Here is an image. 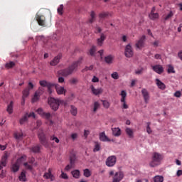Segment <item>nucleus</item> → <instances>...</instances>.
<instances>
[{
	"label": "nucleus",
	"instance_id": "obj_1",
	"mask_svg": "<svg viewBox=\"0 0 182 182\" xmlns=\"http://www.w3.org/2000/svg\"><path fill=\"white\" fill-rule=\"evenodd\" d=\"M163 159H164L163 154L159 152H154L152 154L151 161L149 163L150 167H156V166H160V164H161V161H163Z\"/></svg>",
	"mask_w": 182,
	"mask_h": 182
},
{
	"label": "nucleus",
	"instance_id": "obj_2",
	"mask_svg": "<svg viewBox=\"0 0 182 182\" xmlns=\"http://www.w3.org/2000/svg\"><path fill=\"white\" fill-rule=\"evenodd\" d=\"M60 103H62V100L59 99H55L54 97L48 98V105H50V107L52 110H54V112H56L58 109H59Z\"/></svg>",
	"mask_w": 182,
	"mask_h": 182
},
{
	"label": "nucleus",
	"instance_id": "obj_3",
	"mask_svg": "<svg viewBox=\"0 0 182 182\" xmlns=\"http://www.w3.org/2000/svg\"><path fill=\"white\" fill-rule=\"evenodd\" d=\"M38 137L39 139L40 143L43 146H48V140L46 139V134H45V132H43V129H40L38 132Z\"/></svg>",
	"mask_w": 182,
	"mask_h": 182
},
{
	"label": "nucleus",
	"instance_id": "obj_4",
	"mask_svg": "<svg viewBox=\"0 0 182 182\" xmlns=\"http://www.w3.org/2000/svg\"><path fill=\"white\" fill-rule=\"evenodd\" d=\"M82 60H83L82 58H80L77 61H74L69 67L70 72L73 73V72H76L77 70V68L82 65Z\"/></svg>",
	"mask_w": 182,
	"mask_h": 182
},
{
	"label": "nucleus",
	"instance_id": "obj_5",
	"mask_svg": "<svg viewBox=\"0 0 182 182\" xmlns=\"http://www.w3.org/2000/svg\"><path fill=\"white\" fill-rule=\"evenodd\" d=\"M117 161V158L116 156L112 155L106 159L105 164L107 167H114Z\"/></svg>",
	"mask_w": 182,
	"mask_h": 182
},
{
	"label": "nucleus",
	"instance_id": "obj_6",
	"mask_svg": "<svg viewBox=\"0 0 182 182\" xmlns=\"http://www.w3.org/2000/svg\"><path fill=\"white\" fill-rule=\"evenodd\" d=\"M29 117H33V119H35V112H31L30 114H28V112L25 113L24 115L19 120L20 124H25V123L28 122V119H29Z\"/></svg>",
	"mask_w": 182,
	"mask_h": 182
},
{
	"label": "nucleus",
	"instance_id": "obj_7",
	"mask_svg": "<svg viewBox=\"0 0 182 182\" xmlns=\"http://www.w3.org/2000/svg\"><path fill=\"white\" fill-rule=\"evenodd\" d=\"M124 55L126 58H132L133 55H134V52L133 51V47H132L131 44H128L126 46L124 49Z\"/></svg>",
	"mask_w": 182,
	"mask_h": 182
},
{
	"label": "nucleus",
	"instance_id": "obj_8",
	"mask_svg": "<svg viewBox=\"0 0 182 182\" xmlns=\"http://www.w3.org/2000/svg\"><path fill=\"white\" fill-rule=\"evenodd\" d=\"M37 113L40 114L41 117H43V119H46V120H50V118L52 117L51 113L43 112V109H42V108H38L37 109Z\"/></svg>",
	"mask_w": 182,
	"mask_h": 182
},
{
	"label": "nucleus",
	"instance_id": "obj_9",
	"mask_svg": "<svg viewBox=\"0 0 182 182\" xmlns=\"http://www.w3.org/2000/svg\"><path fill=\"white\" fill-rule=\"evenodd\" d=\"M76 160V156L74 154L70 156V164L67 165L65 168V171H69L70 168H73V166H75V161Z\"/></svg>",
	"mask_w": 182,
	"mask_h": 182
},
{
	"label": "nucleus",
	"instance_id": "obj_10",
	"mask_svg": "<svg viewBox=\"0 0 182 182\" xmlns=\"http://www.w3.org/2000/svg\"><path fill=\"white\" fill-rule=\"evenodd\" d=\"M144 42H146V36H142L136 43V48H137V49H143V48H144Z\"/></svg>",
	"mask_w": 182,
	"mask_h": 182
},
{
	"label": "nucleus",
	"instance_id": "obj_11",
	"mask_svg": "<svg viewBox=\"0 0 182 182\" xmlns=\"http://www.w3.org/2000/svg\"><path fill=\"white\" fill-rule=\"evenodd\" d=\"M124 177V173H123L122 171H119L115 173L112 182H120L122 180H123V178Z\"/></svg>",
	"mask_w": 182,
	"mask_h": 182
},
{
	"label": "nucleus",
	"instance_id": "obj_12",
	"mask_svg": "<svg viewBox=\"0 0 182 182\" xmlns=\"http://www.w3.org/2000/svg\"><path fill=\"white\" fill-rule=\"evenodd\" d=\"M36 19L38 25H40V26H45V23H46L45 16L37 14L36 16Z\"/></svg>",
	"mask_w": 182,
	"mask_h": 182
},
{
	"label": "nucleus",
	"instance_id": "obj_13",
	"mask_svg": "<svg viewBox=\"0 0 182 182\" xmlns=\"http://www.w3.org/2000/svg\"><path fill=\"white\" fill-rule=\"evenodd\" d=\"M152 69L154 72H156V73H158V75H161V73L164 72V68L161 65H153Z\"/></svg>",
	"mask_w": 182,
	"mask_h": 182
},
{
	"label": "nucleus",
	"instance_id": "obj_14",
	"mask_svg": "<svg viewBox=\"0 0 182 182\" xmlns=\"http://www.w3.org/2000/svg\"><path fill=\"white\" fill-rule=\"evenodd\" d=\"M25 159V156H21L20 159H17V161L12 165V170L14 173H16L19 170V163L22 161V159Z\"/></svg>",
	"mask_w": 182,
	"mask_h": 182
},
{
	"label": "nucleus",
	"instance_id": "obj_15",
	"mask_svg": "<svg viewBox=\"0 0 182 182\" xmlns=\"http://www.w3.org/2000/svg\"><path fill=\"white\" fill-rule=\"evenodd\" d=\"M141 94L144 97V102L146 104L149 103V100H150V94L149 93V91L143 88L141 90Z\"/></svg>",
	"mask_w": 182,
	"mask_h": 182
},
{
	"label": "nucleus",
	"instance_id": "obj_16",
	"mask_svg": "<svg viewBox=\"0 0 182 182\" xmlns=\"http://www.w3.org/2000/svg\"><path fill=\"white\" fill-rule=\"evenodd\" d=\"M42 93H43V90H42V88L39 87L38 90L35 92L34 97L32 99L33 103H35V102H38V100H39V97Z\"/></svg>",
	"mask_w": 182,
	"mask_h": 182
},
{
	"label": "nucleus",
	"instance_id": "obj_17",
	"mask_svg": "<svg viewBox=\"0 0 182 182\" xmlns=\"http://www.w3.org/2000/svg\"><path fill=\"white\" fill-rule=\"evenodd\" d=\"M60 59H62V55L60 53L50 61V66H56V65L59 63Z\"/></svg>",
	"mask_w": 182,
	"mask_h": 182
},
{
	"label": "nucleus",
	"instance_id": "obj_18",
	"mask_svg": "<svg viewBox=\"0 0 182 182\" xmlns=\"http://www.w3.org/2000/svg\"><path fill=\"white\" fill-rule=\"evenodd\" d=\"M90 89L92 90V93H93V95L95 96H97V95H102V93H103V88L102 87L96 89L95 88V86L91 85Z\"/></svg>",
	"mask_w": 182,
	"mask_h": 182
},
{
	"label": "nucleus",
	"instance_id": "obj_19",
	"mask_svg": "<svg viewBox=\"0 0 182 182\" xmlns=\"http://www.w3.org/2000/svg\"><path fill=\"white\" fill-rule=\"evenodd\" d=\"M72 73H73L70 71L69 68L59 71V75H61V76H64L65 77L72 75Z\"/></svg>",
	"mask_w": 182,
	"mask_h": 182
},
{
	"label": "nucleus",
	"instance_id": "obj_20",
	"mask_svg": "<svg viewBox=\"0 0 182 182\" xmlns=\"http://www.w3.org/2000/svg\"><path fill=\"white\" fill-rule=\"evenodd\" d=\"M106 41V35L103 33L100 34V37L97 39V43L98 46H103V42Z\"/></svg>",
	"mask_w": 182,
	"mask_h": 182
},
{
	"label": "nucleus",
	"instance_id": "obj_21",
	"mask_svg": "<svg viewBox=\"0 0 182 182\" xmlns=\"http://www.w3.org/2000/svg\"><path fill=\"white\" fill-rule=\"evenodd\" d=\"M112 136L119 137L122 135V130L119 127L112 128Z\"/></svg>",
	"mask_w": 182,
	"mask_h": 182
},
{
	"label": "nucleus",
	"instance_id": "obj_22",
	"mask_svg": "<svg viewBox=\"0 0 182 182\" xmlns=\"http://www.w3.org/2000/svg\"><path fill=\"white\" fill-rule=\"evenodd\" d=\"M39 84L43 87H53V86H55V84L47 82L46 80H41Z\"/></svg>",
	"mask_w": 182,
	"mask_h": 182
},
{
	"label": "nucleus",
	"instance_id": "obj_23",
	"mask_svg": "<svg viewBox=\"0 0 182 182\" xmlns=\"http://www.w3.org/2000/svg\"><path fill=\"white\" fill-rule=\"evenodd\" d=\"M55 87L56 92L58 95H63L64 93H66V90H65V87L59 85H54Z\"/></svg>",
	"mask_w": 182,
	"mask_h": 182
},
{
	"label": "nucleus",
	"instance_id": "obj_24",
	"mask_svg": "<svg viewBox=\"0 0 182 182\" xmlns=\"http://www.w3.org/2000/svg\"><path fill=\"white\" fill-rule=\"evenodd\" d=\"M7 160H8V155L5 154L1 157V161L0 163V170H2V166L3 167H5L6 166Z\"/></svg>",
	"mask_w": 182,
	"mask_h": 182
},
{
	"label": "nucleus",
	"instance_id": "obj_25",
	"mask_svg": "<svg viewBox=\"0 0 182 182\" xmlns=\"http://www.w3.org/2000/svg\"><path fill=\"white\" fill-rule=\"evenodd\" d=\"M100 140L101 141H111L110 139L106 136V134L105 132H102L100 134Z\"/></svg>",
	"mask_w": 182,
	"mask_h": 182
},
{
	"label": "nucleus",
	"instance_id": "obj_26",
	"mask_svg": "<svg viewBox=\"0 0 182 182\" xmlns=\"http://www.w3.org/2000/svg\"><path fill=\"white\" fill-rule=\"evenodd\" d=\"M92 107L93 113H96V112H97V110H99V109H100V103H99V102L96 101L94 102Z\"/></svg>",
	"mask_w": 182,
	"mask_h": 182
},
{
	"label": "nucleus",
	"instance_id": "obj_27",
	"mask_svg": "<svg viewBox=\"0 0 182 182\" xmlns=\"http://www.w3.org/2000/svg\"><path fill=\"white\" fill-rule=\"evenodd\" d=\"M96 21V14L95 11H91L90 18L87 21V23H93V22Z\"/></svg>",
	"mask_w": 182,
	"mask_h": 182
},
{
	"label": "nucleus",
	"instance_id": "obj_28",
	"mask_svg": "<svg viewBox=\"0 0 182 182\" xmlns=\"http://www.w3.org/2000/svg\"><path fill=\"white\" fill-rule=\"evenodd\" d=\"M43 177L47 180H48V178H50V180L52 181V178L53 177V175H52V169L48 168V172L45 173Z\"/></svg>",
	"mask_w": 182,
	"mask_h": 182
},
{
	"label": "nucleus",
	"instance_id": "obj_29",
	"mask_svg": "<svg viewBox=\"0 0 182 182\" xmlns=\"http://www.w3.org/2000/svg\"><path fill=\"white\" fill-rule=\"evenodd\" d=\"M156 85L159 89H161V90H164L166 89V85L163 83L159 79H156Z\"/></svg>",
	"mask_w": 182,
	"mask_h": 182
},
{
	"label": "nucleus",
	"instance_id": "obj_30",
	"mask_svg": "<svg viewBox=\"0 0 182 182\" xmlns=\"http://www.w3.org/2000/svg\"><path fill=\"white\" fill-rule=\"evenodd\" d=\"M71 174L74 178H80V171L75 169L71 172Z\"/></svg>",
	"mask_w": 182,
	"mask_h": 182
},
{
	"label": "nucleus",
	"instance_id": "obj_31",
	"mask_svg": "<svg viewBox=\"0 0 182 182\" xmlns=\"http://www.w3.org/2000/svg\"><path fill=\"white\" fill-rule=\"evenodd\" d=\"M14 137L18 141L22 140V139H23V133H22V132H16L14 134Z\"/></svg>",
	"mask_w": 182,
	"mask_h": 182
},
{
	"label": "nucleus",
	"instance_id": "obj_32",
	"mask_svg": "<svg viewBox=\"0 0 182 182\" xmlns=\"http://www.w3.org/2000/svg\"><path fill=\"white\" fill-rule=\"evenodd\" d=\"M7 112L9 114H12L14 112V102L11 101L10 104L7 106Z\"/></svg>",
	"mask_w": 182,
	"mask_h": 182
},
{
	"label": "nucleus",
	"instance_id": "obj_33",
	"mask_svg": "<svg viewBox=\"0 0 182 182\" xmlns=\"http://www.w3.org/2000/svg\"><path fill=\"white\" fill-rule=\"evenodd\" d=\"M154 9V8L153 9V10ZM153 10L151 11V14L149 15V17L152 21H154V19H158L159 18V14L157 13L153 12Z\"/></svg>",
	"mask_w": 182,
	"mask_h": 182
},
{
	"label": "nucleus",
	"instance_id": "obj_34",
	"mask_svg": "<svg viewBox=\"0 0 182 182\" xmlns=\"http://www.w3.org/2000/svg\"><path fill=\"white\" fill-rule=\"evenodd\" d=\"M113 59L114 57L112 55H107L105 58V60L106 63H108V65L113 63Z\"/></svg>",
	"mask_w": 182,
	"mask_h": 182
},
{
	"label": "nucleus",
	"instance_id": "obj_35",
	"mask_svg": "<svg viewBox=\"0 0 182 182\" xmlns=\"http://www.w3.org/2000/svg\"><path fill=\"white\" fill-rule=\"evenodd\" d=\"M20 181H26V173L25 171H23L20 176H18Z\"/></svg>",
	"mask_w": 182,
	"mask_h": 182
},
{
	"label": "nucleus",
	"instance_id": "obj_36",
	"mask_svg": "<svg viewBox=\"0 0 182 182\" xmlns=\"http://www.w3.org/2000/svg\"><path fill=\"white\" fill-rule=\"evenodd\" d=\"M164 181V177L163 176H156L154 177V182H163Z\"/></svg>",
	"mask_w": 182,
	"mask_h": 182
},
{
	"label": "nucleus",
	"instance_id": "obj_37",
	"mask_svg": "<svg viewBox=\"0 0 182 182\" xmlns=\"http://www.w3.org/2000/svg\"><path fill=\"white\" fill-rule=\"evenodd\" d=\"M125 132L130 139H133V129L131 128H127Z\"/></svg>",
	"mask_w": 182,
	"mask_h": 182
},
{
	"label": "nucleus",
	"instance_id": "obj_38",
	"mask_svg": "<svg viewBox=\"0 0 182 182\" xmlns=\"http://www.w3.org/2000/svg\"><path fill=\"white\" fill-rule=\"evenodd\" d=\"M29 96V89L26 88L23 91V102H25V99L26 97Z\"/></svg>",
	"mask_w": 182,
	"mask_h": 182
},
{
	"label": "nucleus",
	"instance_id": "obj_39",
	"mask_svg": "<svg viewBox=\"0 0 182 182\" xmlns=\"http://www.w3.org/2000/svg\"><path fill=\"white\" fill-rule=\"evenodd\" d=\"M71 109H70V113L73 114V116H76L77 114V108L76 107L71 105L70 106Z\"/></svg>",
	"mask_w": 182,
	"mask_h": 182
},
{
	"label": "nucleus",
	"instance_id": "obj_40",
	"mask_svg": "<svg viewBox=\"0 0 182 182\" xmlns=\"http://www.w3.org/2000/svg\"><path fill=\"white\" fill-rule=\"evenodd\" d=\"M31 151H33V153H39L41 151V146L39 145L34 146L31 149Z\"/></svg>",
	"mask_w": 182,
	"mask_h": 182
},
{
	"label": "nucleus",
	"instance_id": "obj_41",
	"mask_svg": "<svg viewBox=\"0 0 182 182\" xmlns=\"http://www.w3.org/2000/svg\"><path fill=\"white\" fill-rule=\"evenodd\" d=\"M120 96L122 97L121 98V102H124V100H126V97H127V92H126V91H124V90H122L121 92Z\"/></svg>",
	"mask_w": 182,
	"mask_h": 182
},
{
	"label": "nucleus",
	"instance_id": "obj_42",
	"mask_svg": "<svg viewBox=\"0 0 182 182\" xmlns=\"http://www.w3.org/2000/svg\"><path fill=\"white\" fill-rule=\"evenodd\" d=\"M109 16V12H102L99 14L100 19H106Z\"/></svg>",
	"mask_w": 182,
	"mask_h": 182
},
{
	"label": "nucleus",
	"instance_id": "obj_43",
	"mask_svg": "<svg viewBox=\"0 0 182 182\" xmlns=\"http://www.w3.org/2000/svg\"><path fill=\"white\" fill-rule=\"evenodd\" d=\"M101 149L100 144L98 142H95V147L93 149L94 153H96L97 151H100Z\"/></svg>",
	"mask_w": 182,
	"mask_h": 182
},
{
	"label": "nucleus",
	"instance_id": "obj_44",
	"mask_svg": "<svg viewBox=\"0 0 182 182\" xmlns=\"http://www.w3.org/2000/svg\"><path fill=\"white\" fill-rule=\"evenodd\" d=\"M70 83H71V85H77V83H79V79L73 77L70 80Z\"/></svg>",
	"mask_w": 182,
	"mask_h": 182
},
{
	"label": "nucleus",
	"instance_id": "obj_45",
	"mask_svg": "<svg viewBox=\"0 0 182 182\" xmlns=\"http://www.w3.org/2000/svg\"><path fill=\"white\" fill-rule=\"evenodd\" d=\"M84 176L85 177H90V176H92V173L88 168L84 170Z\"/></svg>",
	"mask_w": 182,
	"mask_h": 182
},
{
	"label": "nucleus",
	"instance_id": "obj_46",
	"mask_svg": "<svg viewBox=\"0 0 182 182\" xmlns=\"http://www.w3.org/2000/svg\"><path fill=\"white\" fill-rule=\"evenodd\" d=\"M168 68V73H176V71L174 70V67H173V65H169Z\"/></svg>",
	"mask_w": 182,
	"mask_h": 182
},
{
	"label": "nucleus",
	"instance_id": "obj_47",
	"mask_svg": "<svg viewBox=\"0 0 182 182\" xmlns=\"http://www.w3.org/2000/svg\"><path fill=\"white\" fill-rule=\"evenodd\" d=\"M14 66H15V63H14L13 61H11L10 63H7L6 64V68H7V69H11V68H14Z\"/></svg>",
	"mask_w": 182,
	"mask_h": 182
},
{
	"label": "nucleus",
	"instance_id": "obj_48",
	"mask_svg": "<svg viewBox=\"0 0 182 182\" xmlns=\"http://www.w3.org/2000/svg\"><path fill=\"white\" fill-rule=\"evenodd\" d=\"M102 105L105 109L110 107V103L106 100L102 101Z\"/></svg>",
	"mask_w": 182,
	"mask_h": 182
},
{
	"label": "nucleus",
	"instance_id": "obj_49",
	"mask_svg": "<svg viewBox=\"0 0 182 182\" xmlns=\"http://www.w3.org/2000/svg\"><path fill=\"white\" fill-rule=\"evenodd\" d=\"M174 14H173V11H170L168 15L164 18V21H168L170 18H172Z\"/></svg>",
	"mask_w": 182,
	"mask_h": 182
},
{
	"label": "nucleus",
	"instance_id": "obj_50",
	"mask_svg": "<svg viewBox=\"0 0 182 182\" xmlns=\"http://www.w3.org/2000/svg\"><path fill=\"white\" fill-rule=\"evenodd\" d=\"M58 12L59 15H63V4H61L58 7Z\"/></svg>",
	"mask_w": 182,
	"mask_h": 182
},
{
	"label": "nucleus",
	"instance_id": "obj_51",
	"mask_svg": "<svg viewBox=\"0 0 182 182\" xmlns=\"http://www.w3.org/2000/svg\"><path fill=\"white\" fill-rule=\"evenodd\" d=\"M146 132L148 134H151L152 132L151 128H150V122L147 123V127H146Z\"/></svg>",
	"mask_w": 182,
	"mask_h": 182
},
{
	"label": "nucleus",
	"instance_id": "obj_52",
	"mask_svg": "<svg viewBox=\"0 0 182 182\" xmlns=\"http://www.w3.org/2000/svg\"><path fill=\"white\" fill-rule=\"evenodd\" d=\"M95 52H96V46H92L90 50V54L91 55V56H93V55H95Z\"/></svg>",
	"mask_w": 182,
	"mask_h": 182
},
{
	"label": "nucleus",
	"instance_id": "obj_53",
	"mask_svg": "<svg viewBox=\"0 0 182 182\" xmlns=\"http://www.w3.org/2000/svg\"><path fill=\"white\" fill-rule=\"evenodd\" d=\"M111 77H112V79L117 80L119 79V74L117 73V72H114L111 75Z\"/></svg>",
	"mask_w": 182,
	"mask_h": 182
},
{
	"label": "nucleus",
	"instance_id": "obj_54",
	"mask_svg": "<svg viewBox=\"0 0 182 182\" xmlns=\"http://www.w3.org/2000/svg\"><path fill=\"white\" fill-rule=\"evenodd\" d=\"M50 140H53V141H55V143H59V139H58V137L55 136V135L51 136L50 137Z\"/></svg>",
	"mask_w": 182,
	"mask_h": 182
},
{
	"label": "nucleus",
	"instance_id": "obj_55",
	"mask_svg": "<svg viewBox=\"0 0 182 182\" xmlns=\"http://www.w3.org/2000/svg\"><path fill=\"white\" fill-rule=\"evenodd\" d=\"M24 166L26 167V168L27 170H32L33 167L32 165H29V164L28 162L24 163Z\"/></svg>",
	"mask_w": 182,
	"mask_h": 182
},
{
	"label": "nucleus",
	"instance_id": "obj_56",
	"mask_svg": "<svg viewBox=\"0 0 182 182\" xmlns=\"http://www.w3.org/2000/svg\"><path fill=\"white\" fill-rule=\"evenodd\" d=\"M143 70H144V68H141L140 69L136 70L135 73L136 75H141V73H143Z\"/></svg>",
	"mask_w": 182,
	"mask_h": 182
},
{
	"label": "nucleus",
	"instance_id": "obj_57",
	"mask_svg": "<svg viewBox=\"0 0 182 182\" xmlns=\"http://www.w3.org/2000/svg\"><path fill=\"white\" fill-rule=\"evenodd\" d=\"M61 177L62 178H64V180H68L69 178L68 174L65 173L63 171H61Z\"/></svg>",
	"mask_w": 182,
	"mask_h": 182
},
{
	"label": "nucleus",
	"instance_id": "obj_58",
	"mask_svg": "<svg viewBox=\"0 0 182 182\" xmlns=\"http://www.w3.org/2000/svg\"><path fill=\"white\" fill-rule=\"evenodd\" d=\"M173 96L175 97H181V91H176L174 94Z\"/></svg>",
	"mask_w": 182,
	"mask_h": 182
},
{
	"label": "nucleus",
	"instance_id": "obj_59",
	"mask_svg": "<svg viewBox=\"0 0 182 182\" xmlns=\"http://www.w3.org/2000/svg\"><path fill=\"white\" fill-rule=\"evenodd\" d=\"M90 134V132L89 130H85L84 131V136L85 139H87V136Z\"/></svg>",
	"mask_w": 182,
	"mask_h": 182
},
{
	"label": "nucleus",
	"instance_id": "obj_60",
	"mask_svg": "<svg viewBox=\"0 0 182 182\" xmlns=\"http://www.w3.org/2000/svg\"><path fill=\"white\" fill-rule=\"evenodd\" d=\"M92 82H93V83H97V82H99V78L96 76H94L92 79Z\"/></svg>",
	"mask_w": 182,
	"mask_h": 182
},
{
	"label": "nucleus",
	"instance_id": "obj_61",
	"mask_svg": "<svg viewBox=\"0 0 182 182\" xmlns=\"http://www.w3.org/2000/svg\"><path fill=\"white\" fill-rule=\"evenodd\" d=\"M77 137V133H73V134H71L72 140H76Z\"/></svg>",
	"mask_w": 182,
	"mask_h": 182
},
{
	"label": "nucleus",
	"instance_id": "obj_62",
	"mask_svg": "<svg viewBox=\"0 0 182 182\" xmlns=\"http://www.w3.org/2000/svg\"><path fill=\"white\" fill-rule=\"evenodd\" d=\"M27 89H28V90L33 89V84L32 82H28Z\"/></svg>",
	"mask_w": 182,
	"mask_h": 182
},
{
	"label": "nucleus",
	"instance_id": "obj_63",
	"mask_svg": "<svg viewBox=\"0 0 182 182\" xmlns=\"http://www.w3.org/2000/svg\"><path fill=\"white\" fill-rule=\"evenodd\" d=\"M95 29H96V31H95L96 33H100V32H102V28L100 27H96Z\"/></svg>",
	"mask_w": 182,
	"mask_h": 182
},
{
	"label": "nucleus",
	"instance_id": "obj_64",
	"mask_svg": "<svg viewBox=\"0 0 182 182\" xmlns=\"http://www.w3.org/2000/svg\"><path fill=\"white\" fill-rule=\"evenodd\" d=\"M84 70H93V65H90V67H86Z\"/></svg>",
	"mask_w": 182,
	"mask_h": 182
}]
</instances>
